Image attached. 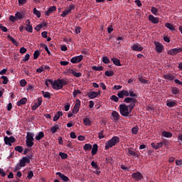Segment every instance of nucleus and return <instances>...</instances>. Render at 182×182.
Returning <instances> with one entry per match:
<instances>
[{"label": "nucleus", "instance_id": "14", "mask_svg": "<svg viewBox=\"0 0 182 182\" xmlns=\"http://www.w3.org/2000/svg\"><path fill=\"white\" fill-rule=\"evenodd\" d=\"M151 146L152 149H155V150H159V149H161V147H163V142H158L156 144L154 142H152L151 144Z\"/></svg>", "mask_w": 182, "mask_h": 182}, {"label": "nucleus", "instance_id": "33", "mask_svg": "<svg viewBox=\"0 0 182 182\" xmlns=\"http://www.w3.org/2000/svg\"><path fill=\"white\" fill-rule=\"evenodd\" d=\"M15 16L17 19H23L25 16L23 15V13L18 11L16 13Z\"/></svg>", "mask_w": 182, "mask_h": 182}, {"label": "nucleus", "instance_id": "5", "mask_svg": "<svg viewBox=\"0 0 182 182\" xmlns=\"http://www.w3.org/2000/svg\"><path fill=\"white\" fill-rule=\"evenodd\" d=\"M181 52H182V47L172 48V49L168 50L167 53H168V55H171V56H174L176 55H178V53H180Z\"/></svg>", "mask_w": 182, "mask_h": 182}, {"label": "nucleus", "instance_id": "38", "mask_svg": "<svg viewBox=\"0 0 182 182\" xmlns=\"http://www.w3.org/2000/svg\"><path fill=\"white\" fill-rule=\"evenodd\" d=\"M8 39H10L13 44H14L16 46H18V42H16V40L11 35L7 36Z\"/></svg>", "mask_w": 182, "mask_h": 182}, {"label": "nucleus", "instance_id": "10", "mask_svg": "<svg viewBox=\"0 0 182 182\" xmlns=\"http://www.w3.org/2000/svg\"><path fill=\"white\" fill-rule=\"evenodd\" d=\"M132 178H134L136 181H139V180H141L143 178V175L140 172H136L132 173Z\"/></svg>", "mask_w": 182, "mask_h": 182}, {"label": "nucleus", "instance_id": "36", "mask_svg": "<svg viewBox=\"0 0 182 182\" xmlns=\"http://www.w3.org/2000/svg\"><path fill=\"white\" fill-rule=\"evenodd\" d=\"M171 93H172V95H178V93H180V89H178L176 87H172Z\"/></svg>", "mask_w": 182, "mask_h": 182}, {"label": "nucleus", "instance_id": "51", "mask_svg": "<svg viewBox=\"0 0 182 182\" xmlns=\"http://www.w3.org/2000/svg\"><path fill=\"white\" fill-rule=\"evenodd\" d=\"M105 76L110 77V76H113V75H114V73L113 71L107 70V71H105Z\"/></svg>", "mask_w": 182, "mask_h": 182}, {"label": "nucleus", "instance_id": "9", "mask_svg": "<svg viewBox=\"0 0 182 182\" xmlns=\"http://www.w3.org/2000/svg\"><path fill=\"white\" fill-rule=\"evenodd\" d=\"M131 49L135 52H141L143 50V47L140 43H136L131 47Z\"/></svg>", "mask_w": 182, "mask_h": 182}, {"label": "nucleus", "instance_id": "39", "mask_svg": "<svg viewBox=\"0 0 182 182\" xmlns=\"http://www.w3.org/2000/svg\"><path fill=\"white\" fill-rule=\"evenodd\" d=\"M26 144L27 147H32L34 144L33 140H26Z\"/></svg>", "mask_w": 182, "mask_h": 182}, {"label": "nucleus", "instance_id": "31", "mask_svg": "<svg viewBox=\"0 0 182 182\" xmlns=\"http://www.w3.org/2000/svg\"><path fill=\"white\" fill-rule=\"evenodd\" d=\"M45 137V134L43 132H40L38 135L36 136V140H41Z\"/></svg>", "mask_w": 182, "mask_h": 182}, {"label": "nucleus", "instance_id": "3", "mask_svg": "<svg viewBox=\"0 0 182 182\" xmlns=\"http://www.w3.org/2000/svg\"><path fill=\"white\" fill-rule=\"evenodd\" d=\"M119 112L124 117H132V114L129 112V107L126 104L119 105Z\"/></svg>", "mask_w": 182, "mask_h": 182}, {"label": "nucleus", "instance_id": "18", "mask_svg": "<svg viewBox=\"0 0 182 182\" xmlns=\"http://www.w3.org/2000/svg\"><path fill=\"white\" fill-rule=\"evenodd\" d=\"M60 129V125L59 124H55L53 127L50 128V132L53 134H55L58 130Z\"/></svg>", "mask_w": 182, "mask_h": 182}, {"label": "nucleus", "instance_id": "7", "mask_svg": "<svg viewBox=\"0 0 182 182\" xmlns=\"http://www.w3.org/2000/svg\"><path fill=\"white\" fill-rule=\"evenodd\" d=\"M154 43L156 46V51L158 53H161V52H163V49H164V46H163V44L157 41L154 42Z\"/></svg>", "mask_w": 182, "mask_h": 182}, {"label": "nucleus", "instance_id": "20", "mask_svg": "<svg viewBox=\"0 0 182 182\" xmlns=\"http://www.w3.org/2000/svg\"><path fill=\"white\" fill-rule=\"evenodd\" d=\"M149 20L151 21V22H152V23H159V18L154 17V16H153V15L149 16Z\"/></svg>", "mask_w": 182, "mask_h": 182}, {"label": "nucleus", "instance_id": "22", "mask_svg": "<svg viewBox=\"0 0 182 182\" xmlns=\"http://www.w3.org/2000/svg\"><path fill=\"white\" fill-rule=\"evenodd\" d=\"M60 116H63V112L58 111L53 117V122H58V120H59L60 118Z\"/></svg>", "mask_w": 182, "mask_h": 182}, {"label": "nucleus", "instance_id": "62", "mask_svg": "<svg viewBox=\"0 0 182 182\" xmlns=\"http://www.w3.org/2000/svg\"><path fill=\"white\" fill-rule=\"evenodd\" d=\"M73 75L75 76V77H80V76H82V73H76L74 71Z\"/></svg>", "mask_w": 182, "mask_h": 182}, {"label": "nucleus", "instance_id": "1", "mask_svg": "<svg viewBox=\"0 0 182 182\" xmlns=\"http://www.w3.org/2000/svg\"><path fill=\"white\" fill-rule=\"evenodd\" d=\"M48 82L52 85L53 89L55 90H60V89H63V87L66 86V85H68L69 83L67 80L63 79H58L54 82L51 79H49Z\"/></svg>", "mask_w": 182, "mask_h": 182}, {"label": "nucleus", "instance_id": "52", "mask_svg": "<svg viewBox=\"0 0 182 182\" xmlns=\"http://www.w3.org/2000/svg\"><path fill=\"white\" fill-rule=\"evenodd\" d=\"M26 80L23 79L20 81V85L21 87H25V86H26Z\"/></svg>", "mask_w": 182, "mask_h": 182}, {"label": "nucleus", "instance_id": "13", "mask_svg": "<svg viewBox=\"0 0 182 182\" xmlns=\"http://www.w3.org/2000/svg\"><path fill=\"white\" fill-rule=\"evenodd\" d=\"M42 102H43L42 97H39L38 99V102H35L34 105L32 106V110H36V109H38V107L42 105Z\"/></svg>", "mask_w": 182, "mask_h": 182}, {"label": "nucleus", "instance_id": "4", "mask_svg": "<svg viewBox=\"0 0 182 182\" xmlns=\"http://www.w3.org/2000/svg\"><path fill=\"white\" fill-rule=\"evenodd\" d=\"M16 141V139L14 136H4V143L6 146H12V143H15Z\"/></svg>", "mask_w": 182, "mask_h": 182}, {"label": "nucleus", "instance_id": "58", "mask_svg": "<svg viewBox=\"0 0 182 182\" xmlns=\"http://www.w3.org/2000/svg\"><path fill=\"white\" fill-rule=\"evenodd\" d=\"M103 133H104V130H102V131L98 134V138H99L100 139H105V134H104Z\"/></svg>", "mask_w": 182, "mask_h": 182}, {"label": "nucleus", "instance_id": "48", "mask_svg": "<svg viewBox=\"0 0 182 182\" xmlns=\"http://www.w3.org/2000/svg\"><path fill=\"white\" fill-rule=\"evenodd\" d=\"M82 92L80 91V90H75L73 92V96L74 97H76V96H77V95H81Z\"/></svg>", "mask_w": 182, "mask_h": 182}, {"label": "nucleus", "instance_id": "6", "mask_svg": "<svg viewBox=\"0 0 182 182\" xmlns=\"http://www.w3.org/2000/svg\"><path fill=\"white\" fill-rule=\"evenodd\" d=\"M91 166L92 168H95V171H93L94 174H97L99 176L100 174V167L97 165V162H95V161H92Z\"/></svg>", "mask_w": 182, "mask_h": 182}, {"label": "nucleus", "instance_id": "43", "mask_svg": "<svg viewBox=\"0 0 182 182\" xmlns=\"http://www.w3.org/2000/svg\"><path fill=\"white\" fill-rule=\"evenodd\" d=\"M33 14L37 16V18H41V11H38L36 8L33 9Z\"/></svg>", "mask_w": 182, "mask_h": 182}, {"label": "nucleus", "instance_id": "12", "mask_svg": "<svg viewBox=\"0 0 182 182\" xmlns=\"http://www.w3.org/2000/svg\"><path fill=\"white\" fill-rule=\"evenodd\" d=\"M56 176H58L61 180H63L64 182H68L70 181V179H69V177L66 176L65 174L60 173V172H57Z\"/></svg>", "mask_w": 182, "mask_h": 182}, {"label": "nucleus", "instance_id": "54", "mask_svg": "<svg viewBox=\"0 0 182 182\" xmlns=\"http://www.w3.org/2000/svg\"><path fill=\"white\" fill-rule=\"evenodd\" d=\"M102 62L105 64L110 63V60L107 57H102Z\"/></svg>", "mask_w": 182, "mask_h": 182}, {"label": "nucleus", "instance_id": "27", "mask_svg": "<svg viewBox=\"0 0 182 182\" xmlns=\"http://www.w3.org/2000/svg\"><path fill=\"white\" fill-rule=\"evenodd\" d=\"M26 102H28V99H26V97H23L17 102V106H22L23 105H26Z\"/></svg>", "mask_w": 182, "mask_h": 182}, {"label": "nucleus", "instance_id": "53", "mask_svg": "<svg viewBox=\"0 0 182 182\" xmlns=\"http://www.w3.org/2000/svg\"><path fill=\"white\" fill-rule=\"evenodd\" d=\"M33 177V171H28V175H27V178H28L29 180H31V178H32Z\"/></svg>", "mask_w": 182, "mask_h": 182}, {"label": "nucleus", "instance_id": "34", "mask_svg": "<svg viewBox=\"0 0 182 182\" xmlns=\"http://www.w3.org/2000/svg\"><path fill=\"white\" fill-rule=\"evenodd\" d=\"M83 149L85 150V151H90V150H92V144H85L83 146Z\"/></svg>", "mask_w": 182, "mask_h": 182}, {"label": "nucleus", "instance_id": "49", "mask_svg": "<svg viewBox=\"0 0 182 182\" xmlns=\"http://www.w3.org/2000/svg\"><path fill=\"white\" fill-rule=\"evenodd\" d=\"M132 134H137L139 133V127H134L132 129Z\"/></svg>", "mask_w": 182, "mask_h": 182}, {"label": "nucleus", "instance_id": "46", "mask_svg": "<svg viewBox=\"0 0 182 182\" xmlns=\"http://www.w3.org/2000/svg\"><path fill=\"white\" fill-rule=\"evenodd\" d=\"M14 150H16V151H18L19 153H22V151H23V147L21 146H17L14 148Z\"/></svg>", "mask_w": 182, "mask_h": 182}, {"label": "nucleus", "instance_id": "60", "mask_svg": "<svg viewBox=\"0 0 182 182\" xmlns=\"http://www.w3.org/2000/svg\"><path fill=\"white\" fill-rule=\"evenodd\" d=\"M64 109L65 112H69V109H70V103L69 102L66 103L64 107Z\"/></svg>", "mask_w": 182, "mask_h": 182}, {"label": "nucleus", "instance_id": "42", "mask_svg": "<svg viewBox=\"0 0 182 182\" xmlns=\"http://www.w3.org/2000/svg\"><path fill=\"white\" fill-rule=\"evenodd\" d=\"M129 96L132 98L137 99V95H136L133 90L129 91Z\"/></svg>", "mask_w": 182, "mask_h": 182}, {"label": "nucleus", "instance_id": "26", "mask_svg": "<svg viewBox=\"0 0 182 182\" xmlns=\"http://www.w3.org/2000/svg\"><path fill=\"white\" fill-rule=\"evenodd\" d=\"M128 156H134V157H137L139 159V154L132 149H128Z\"/></svg>", "mask_w": 182, "mask_h": 182}, {"label": "nucleus", "instance_id": "55", "mask_svg": "<svg viewBox=\"0 0 182 182\" xmlns=\"http://www.w3.org/2000/svg\"><path fill=\"white\" fill-rule=\"evenodd\" d=\"M74 107H77L78 109L80 108V100H76L75 104L74 105Z\"/></svg>", "mask_w": 182, "mask_h": 182}, {"label": "nucleus", "instance_id": "57", "mask_svg": "<svg viewBox=\"0 0 182 182\" xmlns=\"http://www.w3.org/2000/svg\"><path fill=\"white\" fill-rule=\"evenodd\" d=\"M74 72L75 70H73V69H69L65 73V75H67L68 76H70V75H73Z\"/></svg>", "mask_w": 182, "mask_h": 182}, {"label": "nucleus", "instance_id": "16", "mask_svg": "<svg viewBox=\"0 0 182 182\" xmlns=\"http://www.w3.org/2000/svg\"><path fill=\"white\" fill-rule=\"evenodd\" d=\"M112 116L114 122H117L120 119V114H119V112H117V111H113L112 112Z\"/></svg>", "mask_w": 182, "mask_h": 182}, {"label": "nucleus", "instance_id": "25", "mask_svg": "<svg viewBox=\"0 0 182 182\" xmlns=\"http://www.w3.org/2000/svg\"><path fill=\"white\" fill-rule=\"evenodd\" d=\"M128 107V112H129V114H132V112H133V109L136 107V103H131L129 105H127Z\"/></svg>", "mask_w": 182, "mask_h": 182}, {"label": "nucleus", "instance_id": "47", "mask_svg": "<svg viewBox=\"0 0 182 182\" xmlns=\"http://www.w3.org/2000/svg\"><path fill=\"white\" fill-rule=\"evenodd\" d=\"M41 55V52L39 50H36L33 53V59H38L39 56Z\"/></svg>", "mask_w": 182, "mask_h": 182}, {"label": "nucleus", "instance_id": "50", "mask_svg": "<svg viewBox=\"0 0 182 182\" xmlns=\"http://www.w3.org/2000/svg\"><path fill=\"white\" fill-rule=\"evenodd\" d=\"M138 79H139V82H141V83H145V84L149 83V80L143 78V77H139Z\"/></svg>", "mask_w": 182, "mask_h": 182}, {"label": "nucleus", "instance_id": "35", "mask_svg": "<svg viewBox=\"0 0 182 182\" xmlns=\"http://www.w3.org/2000/svg\"><path fill=\"white\" fill-rule=\"evenodd\" d=\"M165 26L170 31H176V28H174V26H173L172 24L170 23H165Z\"/></svg>", "mask_w": 182, "mask_h": 182}, {"label": "nucleus", "instance_id": "17", "mask_svg": "<svg viewBox=\"0 0 182 182\" xmlns=\"http://www.w3.org/2000/svg\"><path fill=\"white\" fill-rule=\"evenodd\" d=\"M124 103H137V99L132 97H126L124 100Z\"/></svg>", "mask_w": 182, "mask_h": 182}, {"label": "nucleus", "instance_id": "63", "mask_svg": "<svg viewBox=\"0 0 182 182\" xmlns=\"http://www.w3.org/2000/svg\"><path fill=\"white\" fill-rule=\"evenodd\" d=\"M69 14V11L68 10H65L63 14L60 15L62 18H65L68 14Z\"/></svg>", "mask_w": 182, "mask_h": 182}, {"label": "nucleus", "instance_id": "2", "mask_svg": "<svg viewBox=\"0 0 182 182\" xmlns=\"http://www.w3.org/2000/svg\"><path fill=\"white\" fill-rule=\"evenodd\" d=\"M117 143H120V138L119 136H113L105 143V150H109L111 147L116 146Z\"/></svg>", "mask_w": 182, "mask_h": 182}, {"label": "nucleus", "instance_id": "15", "mask_svg": "<svg viewBox=\"0 0 182 182\" xmlns=\"http://www.w3.org/2000/svg\"><path fill=\"white\" fill-rule=\"evenodd\" d=\"M55 11H56V6H52L46 11H45V15L46 16H49L50 14H53V12H55Z\"/></svg>", "mask_w": 182, "mask_h": 182}, {"label": "nucleus", "instance_id": "41", "mask_svg": "<svg viewBox=\"0 0 182 182\" xmlns=\"http://www.w3.org/2000/svg\"><path fill=\"white\" fill-rule=\"evenodd\" d=\"M1 79H3V85H8V82H9L8 77L3 75L1 77Z\"/></svg>", "mask_w": 182, "mask_h": 182}, {"label": "nucleus", "instance_id": "59", "mask_svg": "<svg viewBox=\"0 0 182 182\" xmlns=\"http://www.w3.org/2000/svg\"><path fill=\"white\" fill-rule=\"evenodd\" d=\"M43 70H45V68L44 65H41V68H38L36 70V72H38V73H42V72H43Z\"/></svg>", "mask_w": 182, "mask_h": 182}, {"label": "nucleus", "instance_id": "32", "mask_svg": "<svg viewBox=\"0 0 182 182\" xmlns=\"http://www.w3.org/2000/svg\"><path fill=\"white\" fill-rule=\"evenodd\" d=\"M83 123L85 126H92V121L89 118H84Z\"/></svg>", "mask_w": 182, "mask_h": 182}, {"label": "nucleus", "instance_id": "8", "mask_svg": "<svg viewBox=\"0 0 182 182\" xmlns=\"http://www.w3.org/2000/svg\"><path fill=\"white\" fill-rule=\"evenodd\" d=\"M82 60H83V55H82L74 56L70 59L71 63H79V62H82Z\"/></svg>", "mask_w": 182, "mask_h": 182}, {"label": "nucleus", "instance_id": "44", "mask_svg": "<svg viewBox=\"0 0 182 182\" xmlns=\"http://www.w3.org/2000/svg\"><path fill=\"white\" fill-rule=\"evenodd\" d=\"M59 156L61 157L63 160H66V159H68V154L60 152Z\"/></svg>", "mask_w": 182, "mask_h": 182}, {"label": "nucleus", "instance_id": "11", "mask_svg": "<svg viewBox=\"0 0 182 182\" xmlns=\"http://www.w3.org/2000/svg\"><path fill=\"white\" fill-rule=\"evenodd\" d=\"M99 95H100V91L99 92L90 91L87 94V96H88V97H90L91 99H95Z\"/></svg>", "mask_w": 182, "mask_h": 182}, {"label": "nucleus", "instance_id": "45", "mask_svg": "<svg viewBox=\"0 0 182 182\" xmlns=\"http://www.w3.org/2000/svg\"><path fill=\"white\" fill-rule=\"evenodd\" d=\"M151 14H153V15H157L159 10L157 9V8L152 6L151 9Z\"/></svg>", "mask_w": 182, "mask_h": 182}, {"label": "nucleus", "instance_id": "21", "mask_svg": "<svg viewBox=\"0 0 182 182\" xmlns=\"http://www.w3.org/2000/svg\"><path fill=\"white\" fill-rule=\"evenodd\" d=\"M164 79H166V80H174L176 79V76L171 75V74H166L163 75Z\"/></svg>", "mask_w": 182, "mask_h": 182}, {"label": "nucleus", "instance_id": "23", "mask_svg": "<svg viewBox=\"0 0 182 182\" xmlns=\"http://www.w3.org/2000/svg\"><path fill=\"white\" fill-rule=\"evenodd\" d=\"M112 62L115 65V66H122V63H120V60L117 58H112L111 59Z\"/></svg>", "mask_w": 182, "mask_h": 182}, {"label": "nucleus", "instance_id": "28", "mask_svg": "<svg viewBox=\"0 0 182 182\" xmlns=\"http://www.w3.org/2000/svg\"><path fill=\"white\" fill-rule=\"evenodd\" d=\"M92 70H95V72H102V70H103V69H105V68H103V66L100 65V66H96V65H93L92 67Z\"/></svg>", "mask_w": 182, "mask_h": 182}, {"label": "nucleus", "instance_id": "30", "mask_svg": "<svg viewBox=\"0 0 182 182\" xmlns=\"http://www.w3.org/2000/svg\"><path fill=\"white\" fill-rule=\"evenodd\" d=\"M162 136L164 137H166V138L169 139L170 137H173V134H171V132H170L164 131L162 132Z\"/></svg>", "mask_w": 182, "mask_h": 182}, {"label": "nucleus", "instance_id": "61", "mask_svg": "<svg viewBox=\"0 0 182 182\" xmlns=\"http://www.w3.org/2000/svg\"><path fill=\"white\" fill-rule=\"evenodd\" d=\"M23 160L24 163H26V164H29V163H31V159H28V158L26 157V156L23 157Z\"/></svg>", "mask_w": 182, "mask_h": 182}, {"label": "nucleus", "instance_id": "29", "mask_svg": "<svg viewBox=\"0 0 182 182\" xmlns=\"http://www.w3.org/2000/svg\"><path fill=\"white\" fill-rule=\"evenodd\" d=\"M33 137H35V134H33V133L32 132H27V135L26 137V140H35L33 139Z\"/></svg>", "mask_w": 182, "mask_h": 182}, {"label": "nucleus", "instance_id": "64", "mask_svg": "<svg viewBox=\"0 0 182 182\" xmlns=\"http://www.w3.org/2000/svg\"><path fill=\"white\" fill-rule=\"evenodd\" d=\"M9 19L10 21H11V22H15L16 21H18V18H16V16H10Z\"/></svg>", "mask_w": 182, "mask_h": 182}, {"label": "nucleus", "instance_id": "56", "mask_svg": "<svg viewBox=\"0 0 182 182\" xmlns=\"http://www.w3.org/2000/svg\"><path fill=\"white\" fill-rule=\"evenodd\" d=\"M111 100H114V102H115L116 103H117V102H119V97L116 95H112L110 97Z\"/></svg>", "mask_w": 182, "mask_h": 182}, {"label": "nucleus", "instance_id": "40", "mask_svg": "<svg viewBox=\"0 0 182 182\" xmlns=\"http://www.w3.org/2000/svg\"><path fill=\"white\" fill-rule=\"evenodd\" d=\"M25 30L27 31V32L32 33V32H33V27H32V25L26 26V27H25Z\"/></svg>", "mask_w": 182, "mask_h": 182}, {"label": "nucleus", "instance_id": "37", "mask_svg": "<svg viewBox=\"0 0 182 182\" xmlns=\"http://www.w3.org/2000/svg\"><path fill=\"white\" fill-rule=\"evenodd\" d=\"M42 95L46 99H50V92L42 91Z\"/></svg>", "mask_w": 182, "mask_h": 182}, {"label": "nucleus", "instance_id": "24", "mask_svg": "<svg viewBox=\"0 0 182 182\" xmlns=\"http://www.w3.org/2000/svg\"><path fill=\"white\" fill-rule=\"evenodd\" d=\"M166 106L168 107H176V106H177V102H176L174 101L168 100L166 102Z\"/></svg>", "mask_w": 182, "mask_h": 182}, {"label": "nucleus", "instance_id": "19", "mask_svg": "<svg viewBox=\"0 0 182 182\" xmlns=\"http://www.w3.org/2000/svg\"><path fill=\"white\" fill-rule=\"evenodd\" d=\"M97 150H99V146H97V144H95L92 146V156H96V154H97Z\"/></svg>", "mask_w": 182, "mask_h": 182}]
</instances>
